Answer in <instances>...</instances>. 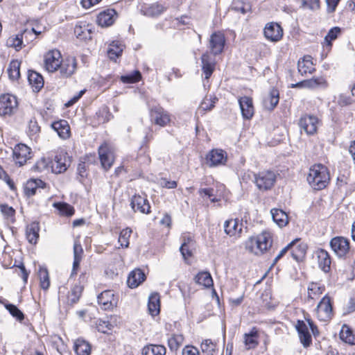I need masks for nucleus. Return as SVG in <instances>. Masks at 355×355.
I'll use <instances>...</instances> for the list:
<instances>
[{
    "instance_id": "obj_1",
    "label": "nucleus",
    "mask_w": 355,
    "mask_h": 355,
    "mask_svg": "<svg viewBox=\"0 0 355 355\" xmlns=\"http://www.w3.org/2000/svg\"><path fill=\"white\" fill-rule=\"evenodd\" d=\"M330 175L328 168L323 164L313 165L309 168L307 181L315 190H322L329 184Z\"/></svg>"
},
{
    "instance_id": "obj_2",
    "label": "nucleus",
    "mask_w": 355,
    "mask_h": 355,
    "mask_svg": "<svg viewBox=\"0 0 355 355\" xmlns=\"http://www.w3.org/2000/svg\"><path fill=\"white\" fill-rule=\"evenodd\" d=\"M272 243L271 235L269 232H262L256 237H251L246 242L245 248L250 252L260 255L269 249Z\"/></svg>"
},
{
    "instance_id": "obj_3",
    "label": "nucleus",
    "mask_w": 355,
    "mask_h": 355,
    "mask_svg": "<svg viewBox=\"0 0 355 355\" xmlns=\"http://www.w3.org/2000/svg\"><path fill=\"white\" fill-rule=\"evenodd\" d=\"M254 182L259 190L266 191L270 189L275 184L277 174L270 170L253 173Z\"/></svg>"
},
{
    "instance_id": "obj_4",
    "label": "nucleus",
    "mask_w": 355,
    "mask_h": 355,
    "mask_svg": "<svg viewBox=\"0 0 355 355\" xmlns=\"http://www.w3.org/2000/svg\"><path fill=\"white\" fill-rule=\"evenodd\" d=\"M316 315L320 321H329L333 316V307L331 298L324 296L315 309Z\"/></svg>"
},
{
    "instance_id": "obj_5",
    "label": "nucleus",
    "mask_w": 355,
    "mask_h": 355,
    "mask_svg": "<svg viewBox=\"0 0 355 355\" xmlns=\"http://www.w3.org/2000/svg\"><path fill=\"white\" fill-rule=\"evenodd\" d=\"M150 118L153 123L164 127L171 121L168 112L160 106H154L150 109Z\"/></svg>"
},
{
    "instance_id": "obj_6",
    "label": "nucleus",
    "mask_w": 355,
    "mask_h": 355,
    "mask_svg": "<svg viewBox=\"0 0 355 355\" xmlns=\"http://www.w3.org/2000/svg\"><path fill=\"white\" fill-rule=\"evenodd\" d=\"M17 101L15 96L3 94L0 96V115H10L17 108Z\"/></svg>"
},
{
    "instance_id": "obj_7",
    "label": "nucleus",
    "mask_w": 355,
    "mask_h": 355,
    "mask_svg": "<svg viewBox=\"0 0 355 355\" xmlns=\"http://www.w3.org/2000/svg\"><path fill=\"white\" fill-rule=\"evenodd\" d=\"M330 247L338 257H345L349 250V240L343 236H335L329 243Z\"/></svg>"
},
{
    "instance_id": "obj_8",
    "label": "nucleus",
    "mask_w": 355,
    "mask_h": 355,
    "mask_svg": "<svg viewBox=\"0 0 355 355\" xmlns=\"http://www.w3.org/2000/svg\"><path fill=\"white\" fill-rule=\"evenodd\" d=\"M31 149L25 144H19L13 149V159L19 166H24L31 158Z\"/></svg>"
},
{
    "instance_id": "obj_9",
    "label": "nucleus",
    "mask_w": 355,
    "mask_h": 355,
    "mask_svg": "<svg viewBox=\"0 0 355 355\" xmlns=\"http://www.w3.org/2000/svg\"><path fill=\"white\" fill-rule=\"evenodd\" d=\"M98 155L102 167L105 171L109 170L113 164L114 156L108 144H103L98 148Z\"/></svg>"
},
{
    "instance_id": "obj_10",
    "label": "nucleus",
    "mask_w": 355,
    "mask_h": 355,
    "mask_svg": "<svg viewBox=\"0 0 355 355\" xmlns=\"http://www.w3.org/2000/svg\"><path fill=\"white\" fill-rule=\"evenodd\" d=\"M61 60V53L58 50L54 49L49 51L44 56V66L46 69L51 73L58 70Z\"/></svg>"
},
{
    "instance_id": "obj_11",
    "label": "nucleus",
    "mask_w": 355,
    "mask_h": 355,
    "mask_svg": "<svg viewBox=\"0 0 355 355\" xmlns=\"http://www.w3.org/2000/svg\"><path fill=\"white\" fill-rule=\"evenodd\" d=\"M318 119L313 115L305 114L299 121V125L301 131L304 130L307 135H313L318 128Z\"/></svg>"
},
{
    "instance_id": "obj_12",
    "label": "nucleus",
    "mask_w": 355,
    "mask_h": 355,
    "mask_svg": "<svg viewBox=\"0 0 355 355\" xmlns=\"http://www.w3.org/2000/svg\"><path fill=\"white\" fill-rule=\"evenodd\" d=\"M225 44V38L223 33L215 32L211 34L209 39V48L214 55L221 53Z\"/></svg>"
},
{
    "instance_id": "obj_13",
    "label": "nucleus",
    "mask_w": 355,
    "mask_h": 355,
    "mask_svg": "<svg viewBox=\"0 0 355 355\" xmlns=\"http://www.w3.org/2000/svg\"><path fill=\"white\" fill-rule=\"evenodd\" d=\"M263 32L266 38L271 42H278L283 36V29L277 23L275 22L267 24Z\"/></svg>"
},
{
    "instance_id": "obj_14",
    "label": "nucleus",
    "mask_w": 355,
    "mask_h": 355,
    "mask_svg": "<svg viewBox=\"0 0 355 355\" xmlns=\"http://www.w3.org/2000/svg\"><path fill=\"white\" fill-rule=\"evenodd\" d=\"M77 67L76 60L74 57L69 56L61 60L58 67L62 77L67 78L71 76L76 71Z\"/></svg>"
},
{
    "instance_id": "obj_15",
    "label": "nucleus",
    "mask_w": 355,
    "mask_h": 355,
    "mask_svg": "<svg viewBox=\"0 0 355 355\" xmlns=\"http://www.w3.org/2000/svg\"><path fill=\"white\" fill-rule=\"evenodd\" d=\"M98 302L103 309L107 310L116 306L117 300L113 291L107 290L98 295Z\"/></svg>"
},
{
    "instance_id": "obj_16",
    "label": "nucleus",
    "mask_w": 355,
    "mask_h": 355,
    "mask_svg": "<svg viewBox=\"0 0 355 355\" xmlns=\"http://www.w3.org/2000/svg\"><path fill=\"white\" fill-rule=\"evenodd\" d=\"M239 104L243 119L247 120L252 119L254 113L252 99L246 96L241 97L239 99Z\"/></svg>"
},
{
    "instance_id": "obj_17",
    "label": "nucleus",
    "mask_w": 355,
    "mask_h": 355,
    "mask_svg": "<svg viewBox=\"0 0 355 355\" xmlns=\"http://www.w3.org/2000/svg\"><path fill=\"white\" fill-rule=\"evenodd\" d=\"M117 17L114 9H107L101 12L97 16V23L101 27H108L112 25Z\"/></svg>"
},
{
    "instance_id": "obj_18",
    "label": "nucleus",
    "mask_w": 355,
    "mask_h": 355,
    "mask_svg": "<svg viewBox=\"0 0 355 355\" xmlns=\"http://www.w3.org/2000/svg\"><path fill=\"white\" fill-rule=\"evenodd\" d=\"M130 205L134 211H139L142 214H149L150 206L148 200L141 196H134L131 199Z\"/></svg>"
},
{
    "instance_id": "obj_19",
    "label": "nucleus",
    "mask_w": 355,
    "mask_h": 355,
    "mask_svg": "<svg viewBox=\"0 0 355 355\" xmlns=\"http://www.w3.org/2000/svg\"><path fill=\"white\" fill-rule=\"evenodd\" d=\"M201 63L205 78L209 79L215 69V59L209 53L206 52L201 56Z\"/></svg>"
},
{
    "instance_id": "obj_20",
    "label": "nucleus",
    "mask_w": 355,
    "mask_h": 355,
    "mask_svg": "<svg viewBox=\"0 0 355 355\" xmlns=\"http://www.w3.org/2000/svg\"><path fill=\"white\" fill-rule=\"evenodd\" d=\"M225 153L219 149L211 150L206 156V162L209 167L223 164L225 162Z\"/></svg>"
},
{
    "instance_id": "obj_21",
    "label": "nucleus",
    "mask_w": 355,
    "mask_h": 355,
    "mask_svg": "<svg viewBox=\"0 0 355 355\" xmlns=\"http://www.w3.org/2000/svg\"><path fill=\"white\" fill-rule=\"evenodd\" d=\"M300 341L304 347H309L312 341L311 336L309 331L308 326L304 320H298L295 325Z\"/></svg>"
},
{
    "instance_id": "obj_22",
    "label": "nucleus",
    "mask_w": 355,
    "mask_h": 355,
    "mask_svg": "<svg viewBox=\"0 0 355 355\" xmlns=\"http://www.w3.org/2000/svg\"><path fill=\"white\" fill-rule=\"evenodd\" d=\"M243 226V223L237 218L226 220L224 223L225 232L230 236L239 237Z\"/></svg>"
},
{
    "instance_id": "obj_23",
    "label": "nucleus",
    "mask_w": 355,
    "mask_h": 355,
    "mask_svg": "<svg viewBox=\"0 0 355 355\" xmlns=\"http://www.w3.org/2000/svg\"><path fill=\"white\" fill-rule=\"evenodd\" d=\"M167 6L158 2L145 6L141 9L144 15L155 17H158L167 10Z\"/></svg>"
},
{
    "instance_id": "obj_24",
    "label": "nucleus",
    "mask_w": 355,
    "mask_h": 355,
    "mask_svg": "<svg viewBox=\"0 0 355 355\" xmlns=\"http://www.w3.org/2000/svg\"><path fill=\"white\" fill-rule=\"evenodd\" d=\"M74 33L77 38L86 40L92 39V29L86 22H80L74 28Z\"/></svg>"
},
{
    "instance_id": "obj_25",
    "label": "nucleus",
    "mask_w": 355,
    "mask_h": 355,
    "mask_svg": "<svg viewBox=\"0 0 355 355\" xmlns=\"http://www.w3.org/2000/svg\"><path fill=\"white\" fill-rule=\"evenodd\" d=\"M52 128L57 132L59 137L62 139H67L70 136V127L66 120H60L55 121L51 125Z\"/></svg>"
},
{
    "instance_id": "obj_26",
    "label": "nucleus",
    "mask_w": 355,
    "mask_h": 355,
    "mask_svg": "<svg viewBox=\"0 0 355 355\" xmlns=\"http://www.w3.org/2000/svg\"><path fill=\"white\" fill-rule=\"evenodd\" d=\"M297 69L301 75L312 73L315 71L311 55H304L302 60L298 61Z\"/></svg>"
},
{
    "instance_id": "obj_27",
    "label": "nucleus",
    "mask_w": 355,
    "mask_h": 355,
    "mask_svg": "<svg viewBox=\"0 0 355 355\" xmlns=\"http://www.w3.org/2000/svg\"><path fill=\"white\" fill-rule=\"evenodd\" d=\"M244 344L247 349H254L259 345V333L256 327L251 329L249 333L243 336Z\"/></svg>"
},
{
    "instance_id": "obj_28",
    "label": "nucleus",
    "mask_w": 355,
    "mask_h": 355,
    "mask_svg": "<svg viewBox=\"0 0 355 355\" xmlns=\"http://www.w3.org/2000/svg\"><path fill=\"white\" fill-rule=\"evenodd\" d=\"M28 81L35 92H38L44 86L43 77L34 71H28Z\"/></svg>"
},
{
    "instance_id": "obj_29",
    "label": "nucleus",
    "mask_w": 355,
    "mask_h": 355,
    "mask_svg": "<svg viewBox=\"0 0 355 355\" xmlns=\"http://www.w3.org/2000/svg\"><path fill=\"white\" fill-rule=\"evenodd\" d=\"M145 274L141 269H135L128 275L127 284L130 288H136L145 280Z\"/></svg>"
},
{
    "instance_id": "obj_30",
    "label": "nucleus",
    "mask_w": 355,
    "mask_h": 355,
    "mask_svg": "<svg viewBox=\"0 0 355 355\" xmlns=\"http://www.w3.org/2000/svg\"><path fill=\"white\" fill-rule=\"evenodd\" d=\"M46 183L40 179H32L25 184L24 192L28 196H34L38 189L44 188Z\"/></svg>"
},
{
    "instance_id": "obj_31",
    "label": "nucleus",
    "mask_w": 355,
    "mask_h": 355,
    "mask_svg": "<svg viewBox=\"0 0 355 355\" xmlns=\"http://www.w3.org/2000/svg\"><path fill=\"white\" fill-rule=\"evenodd\" d=\"M148 309L152 316H155L160 311V297L158 293H151L148 297Z\"/></svg>"
},
{
    "instance_id": "obj_32",
    "label": "nucleus",
    "mask_w": 355,
    "mask_h": 355,
    "mask_svg": "<svg viewBox=\"0 0 355 355\" xmlns=\"http://www.w3.org/2000/svg\"><path fill=\"white\" fill-rule=\"evenodd\" d=\"M83 253V250L80 243L78 241H75L73 244V262L71 276L76 275L82 259Z\"/></svg>"
},
{
    "instance_id": "obj_33",
    "label": "nucleus",
    "mask_w": 355,
    "mask_h": 355,
    "mask_svg": "<svg viewBox=\"0 0 355 355\" xmlns=\"http://www.w3.org/2000/svg\"><path fill=\"white\" fill-rule=\"evenodd\" d=\"M279 91L272 88L270 89L269 94L263 100V106L266 110H272L278 104L279 96Z\"/></svg>"
},
{
    "instance_id": "obj_34",
    "label": "nucleus",
    "mask_w": 355,
    "mask_h": 355,
    "mask_svg": "<svg viewBox=\"0 0 355 355\" xmlns=\"http://www.w3.org/2000/svg\"><path fill=\"white\" fill-rule=\"evenodd\" d=\"M30 33V31H28V30H25L21 34L12 35L7 40L6 45L9 47L15 49V50L17 51H19L22 48L24 36L26 37L27 34Z\"/></svg>"
},
{
    "instance_id": "obj_35",
    "label": "nucleus",
    "mask_w": 355,
    "mask_h": 355,
    "mask_svg": "<svg viewBox=\"0 0 355 355\" xmlns=\"http://www.w3.org/2000/svg\"><path fill=\"white\" fill-rule=\"evenodd\" d=\"M40 225L38 223L33 222L27 225L26 229V236L28 242L31 244H35L39 238Z\"/></svg>"
},
{
    "instance_id": "obj_36",
    "label": "nucleus",
    "mask_w": 355,
    "mask_h": 355,
    "mask_svg": "<svg viewBox=\"0 0 355 355\" xmlns=\"http://www.w3.org/2000/svg\"><path fill=\"white\" fill-rule=\"evenodd\" d=\"M274 222L280 227L286 226L288 223V217L285 211L279 209H272L270 211Z\"/></svg>"
},
{
    "instance_id": "obj_37",
    "label": "nucleus",
    "mask_w": 355,
    "mask_h": 355,
    "mask_svg": "<svg viewBox=\"0 0 355 355\" xmlns=\"http://www.w3.org/2000/svg\"><path fill=\"white\" fill-rule=\"evenodd\" d=\"M166 347L162 345H148L142 349V355H165Z\"/></svg>"
},
{
    "instance_id": "obj_38",
    "label": "nucleus",
    "mask_w": 355,
    "mask_h": 355,
    "mask_svg": "<svg viewBox=\"0 0 355 355\" xmlns=\"http://www.w3.org/2000/svg\"><path fill=\"white\" fill-rule=\"evenodd\" d=\"M318 257L320 267L324 272H329V270H330L331 258L327 251L321 249L319 251Z\"/></svg>"
},
{
    "instance_id": "obj_39",
    "label": "nucleus",
    "mask_w": 355,
    "mask_h": 355,
    "mask_svg": "<svg viewBox=\"0 0 355 355\" xmlns=\"http://www.w3.org/2000/svg\"><path fill=\"white\" fill-rule=\"evenodd\" d=\"M74 350L77 355H89L91 346L83 339H77L74 345Z\"/></svg>"
},
{
    "instance_id": "obj_40",
    "label": "nucleus",
    "mask_w": 355,
    "mask_h": 355,
    "mask_svg": "<svg viewBox=\"0 0 355 355\" xmlns=\"http://www.w3.org/2000/svg\"><path fill=\"white\" fill-rule=\"evenodd\" d=\"M340 338L345 343L355 345V334L349 326L344 324L340 332Z\"/></svg>"
},
{
    "instance_id": "obj_41",
    "label": "nucleus",
    "mask_w": 355,
    "mask_h": 355,
    "mask_svg": "<svg viewBox=\"0 0 355 355\" xmlns=\"http://www.w3.org/2000/svg\"><path fill=\"white\" fill-rule=\"evenodd\" d=\"M324 290L323 286H321L319 284L315 282H311L309 284L308 291V300H313L321 295Z\"/></svg>"
},
{
    "instance_id": "obj_42",
    "label": "nucleus",
    "mask_w": 355,
    "mask_h": 355,
    "mask_svg": "<svg viewBox=\"0 0 355 355\" xmlns=\"http://www.w3.org/2000/svg\"><path fill=\"white\" fill-rule=\"evenodd\" d=\"M123 51V46L119 42H113L107 50V55L110 60H116L121 56Z\"/></svg>"
},
{
    "instance_id": "obj_43",
    "label": "nucleus",
    "mask_w": 355,
    "mask_h": 355,
    "mask_svg": "<svg viewBox=\"0 0 355 355\" xmlns=\"http://www.w3.org/2000/svg\"><path fill=\"white\" fill-rule=\"evenodd\" d=\"M197 284L204 286L205 287H210L213 285V279L209 272H200L195 277Z\"/></svg>"
},
{
    "instance_id": "obj_44",
    "label": "nucleus",
    "mask_w": 355,
    "mask_h": 355,
    "mask_svg": "<svg viewBox=\"0 0 355 355\" xmlns=\"http://www.w3.org/2000/svg\"><path fill=\"white\" fill-rule=\"evenodd\" d=\"M20 64L21 62L18 61L17 60H12L10 64L9 67L8 69V73L10 79L12 80H16L19 78L20 76Z\"/></svg>"
},
{
    "instance_id": "obj_45",
    "label": "nucleus",
    "mask_w": 355,
    "mask_h": 355,
    "mask_svg": "<svg viewBox=\"0 0 355 355\" xmlns=\"http://www.w3.org/2000/svg\"><path fill=\"white\" fill-rule=\"evenodd\" d=\"M231 10L244 15L250 11L251 6L248 2H244L241 0H234L231 5Z\"/></svg>"
},
{
    "instance_id": "obj_46",
    "label": "nucleus",
    "mask_w": 355,
    "mask_h": 355,
    "mask_svg": "<svg viewBox=\"0 0 355 355\" xmlns=\"http://www.w3.org/2000/svg\"><path fill=\"white\" fill-rule=\"evenodd\" d=\"M53 207L63 216H71L75 212L74 208L67 202H55Z\"/></svg>"
},
{
    "instance_id": "obj_47",
    "label": "nucleus",
    "mask_w": 355,
    "mask_h": 355,
    "mask_svg": "<svg viewBox=\"0 0 355 355\" xmlns=\"http://www.w3.org/2000/svg\"><path fill=\"white\" fill-rule=\"evenodd\" d=\"M184 342L182 334H173L168 339V345L171 351H177Z\"/></svg>"
},
{
    "instance_id": "obj_48",
    "label": "nucleus",
    "mask_w": 355,
    "mask_h": 355,
    "mask_svg": "<svg viewBox=\"0 0 355 355\" xmlns=\"http://www.w3.org/2000/svg\"><path fill=\"white\" fill-rule=\"evenodd\" d=\"M67 169V165L65 162V158H62L61 155L56 156L55 161L52 164V171L55 173H61Z\"/></svg>"
},
{
    "instance_id": "obj_49",
    "label": "nucleus",
    "mask_w": 355,
    "mask_h": 355,
    "mask_svg": "<svg viewBox=\"0 0 355 355\" xmlns=\"http://www.w3.org/2000/svg\"><path fill=\"white\" fill-rule=\"evenodd\" d=\"M292 248L291 251V255L293 258L297 261H300L306 254V245L304 243H301L294 248V246Z\"/></svg>"
},
{
    "instance_id": "obj_50",
    "label": "nucleus",
    "mask_w": 355,
    "mask_h": 355,
    "mask_svg": "<svg viewBox=\"0 0 355 355\" xmlns=\"http://www.w3.org/2000/svg\"><path fill=\"white\" fill-rule=\"evenodd\" d=\"M340 32L341 29L338 26L331 28L324 37V43L327 46L331 48L332 46V41L335 40L338 37Z\"/></svg>"
},
{
    "instance_id": "obj_51",
    "label": "nucleus",
    "mask_w": 355,
    "mask_h": 355,
    "mask_svg": "<svg viewBox=\"0 0 355 355\" xmlns=\"http://www.w3.org/2000/svg\"><path fill=\"white\" fill-rule=\"evenodd\" d=\"M131 234L132 230L128 227L121 231L118 241L122 248H128L129 246V239Z\"/></svg>"
},
{
    "instance_id": "obj_52",
    "label": "nucleus",
    "mask_w": 355,
    "mask_h": 355,
    "mask_svg": "<svg viewBox=\"0 0 355 355\" xmlns=\"http://www.w3.org/2000/svg\"><path fill=\"white\" fill-rule=\"evenodd\" d=\"M218 101V98L216 96H211L209 97L206 96L205 99L201 103L199 110L202 111H209L211 110L214 107L216 101Z\"/></svg>"
},
{
    "instance_id": "obj_53",
    "label": "nucleus",
    "mask_w": 355,
    "mask_h": 355,
    "mask_svg": "<svg viewBox=\"0 0 355 355\" xmlns=\"http://www.w3.org/2000/svg\"><path fill=\"white\" fill-rule=\"evenodd\" d=\"M141 78V73L136 70L134 71L132 73L126 74L124 76H122L121 77V80L123 83H135L139 82Z\"/></svg>"
},
{
    "instance_id": "obj_54",
    "label": "nucleus",
    "mask_w": 355,
    "mask_h": 355,
    "mask_svg": "<svg viewBox=\"0 0 355 355\" xmlns=\"http://www.w3.org/2000/svg\"><path fill=\"white\" fill-rule=\"evenodd\" d=\"M38 273L40 280L41 288L44 290L48 289L50 286L48 270L46 268H40Z\"/></svg>"
},
{
    "instance_id": "obj_55",
    "label": "nucleus",
    "mask_w": 355,
    "mask_h": 355,
    "mask_svg": "<svg viewBox=\"0 0 355 355\" xmlns=\"http://www.w3.org/2000/svg\"><path fill=\"white\" fill-rule=\"evenodd\" d=\"M83 287L80 285H75L69 294V300L71 303H76L82 294Z\"/></svg>"
},
{
    "instance_id": "obj_56",
    "label": "nucleus",
    "mask_w": 355,
    "mask_h": 355,
    "mask_svg": "<svg viewBox=\"0 0 355 355\" xmlns=\"http://www.w3.org/2000/svg\"><path fill=\"white\" fill-rule=\"evenodd\" d=\"M40 132V127L38 125L37 122L35 118H32L28 121V134L29 137H36Z\"/></svg>"
},
{
    "instance_id": "obj_57",
    "label": "nucleus",
    "mask_w": 355,
    "mask_h": 355,
    "mask_svg": "<svg viewBox=\"0 0 355 355\" xmlns=\"http://www.w3.org/2000/svg\"><path fill=\"white\" fill-rule=\"evenodd\" d=\"M5 308L9 311V313L19 321H21L24 318V313L14 304H6Z\"/></svg>"
},
{
    "instance_id": "obj_58",
    "label": "nucleus",
    "mask_w": 355,
    "mask_h": 355,
    "mask_svg": "<svg viewBox=\"0 0 355 355\" xmlns=\"http://www.w3.org/2000/svg\"><path fill=\"white\" fill-rule=\"evenodd\" d=\"M325 83V80L322 77L313 78L305 80V87L313 89Z\"/></svg>"
},
{
    "instance_id": "obj_59",
    "label": "nucleus",
    "mask_w": 355,
    "mask_h": 355,
    "mask_svg": "<svg viewBox=\"0 0 355 355\" xmlns=\"http://www.w3.org/2000/svg\"><path fill=\"white\" fill-rule=\"evenodd\" d=\"M0 209L2 214L6 219L14 220V216L15 214V210L8 205H1Z\"/></svg>"
},
{
    "instance_id": "obj_60",
    "label": "nucleus",
    "mask_w": 355,
    "mask_h": 355,
    "mask_svg": "<svg viewBox=\"0 0 355 355\" xmlns=\"http://www.w3.org/2000/svg\"><path fill=\"white\" fill-rule=\"evenodd\" d=\"M201 349L203 352L212 355L216 349V344L211 340L206 339L201 344Z\"/></svg>"
},
{
    "instance_id": "obj_61",
    "label": "nucleus",
    "mask_w": 355,
    "mask_h": 355,
    "mask_svg": "<svg viewBox=\"0 0 355 355\" xmlns=\"http://www.w3.org/2000/svg\"><path fill=\"white\" fill-rule=\"evenodd\" d=\"M196 248H189L185 243H182L180 251L182 254L183 259L187 261L189 257L193 255V251Z\"/></svg>"
},
{
    "instance_id": "obj_62",
    "label": "nucleus",
    "mask_w": 355,
    "mask_h": 355,
    "mask_svg": "<svg viewBox=\"0 0 355 355\" xmlns=\"http://www.w3.org/2000/svg\"><path fill=\"white\" fill-rule=\"evenodd\" d=\"M298 241V239H295L293 241H291L289 244H288L286 247L282 248L279 254L277 255V257L275 258L273 264H275L282 257L284 256V254L288 252V250L291 249V248L293 247L295 242Z\"/></svg>"
},
{
    "instance_id": "obj_63",
    "label": "nucleus",
    "mask_w": 355,
    "mask_h": 355,
    "mask_svg": "<svg viewBox=\"0 0 355 355\" xmlns=\"http://www.w3.org/2000/svg\"><path fill=\"white\" fill-rule=\"evenodd\" d=\"M303 6L311 10H317L320 8V0H303Z\"/></svg>"
},
{
    "instance_id": "obj_64",
    "label": "nucleus",
    "mask_w": 355,
    "mask_h": 355,
    "mask_svg": "<svg viewBox=\"0 0 355 355\" xmlns=\"http://www.w3.org/2000/svg\"><path fill=\"white\" fill-rule=\"evenodd\" d=\"M182 355H200L198 349L193 346H185L182 352Z\"/></svg>"
}]
</instances>
